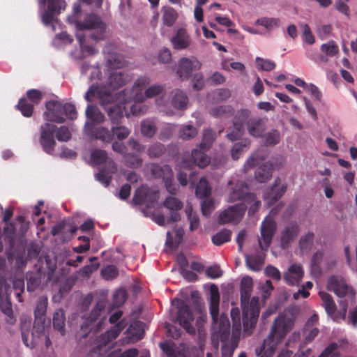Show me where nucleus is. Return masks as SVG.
Instances as JSON below:
<instances>
[{
	"label": "nucleus",
	"mask_w": 357,
	"mask_h": 357,
	"mask_svg": "<svg viewBox=\"0 0 357 357\" xmlns=\"http://www.w3.org/2000/svg\"><path fill=\"white\" fill-rule=\"evenodd\" d=\"M250 144V141L249 139H245L243 142L234 144L231 152L232 158L238 160L242 153L248 148Z\"/></svg>",
	"instance_id": "58"
},
{
	"label": "nucleus",
	"mask_w": 357,
	"mask_h": 357,
	"mask_svg": "<svg viewBox=\"0 0 357 357\" xmlns=\"http://www.w3.org/2000/svg\"><path fill=\"white\" fill-rule=\"evenodd\" d=\"M162 204L164 207L171 211L169 215L170 221L177 222L181 220L179 211L182 209L183 204L179 199L174 195L167 196L163 201Z\"/></svg>",
	"instance_id": "24"
},
{
	"label": "nucleus",
	"mask_w": 357,
	"mask_h": 357,
	"mask_svg": "<svg viewBox=\"0 0 357 357\" xmlns=\"http://www.w3.org/2000/svg\"><path fill=\"white\" fill-rule=\"evenodd\" d=\"M253 288V281L249 276L243 277L240 284L241 303L242 307V320L243 333L250 335L257 324L259 312V300L258 297H252L250 301Z\"/></svg>",
	"instance_id": "3"
},
{
	"label": "nucleus",
	"mask_w": 357,
	"mask_h": 357,
	"mask_svg": "<svg viewBox=\"0 0 357 357\" xmlns=\"http://www.w3.org/2000/svg\"><path fill=\"white\" fill-rule=\"evenodd\" d=\"M151 173L155 178H162L164 179L165 186L167 192L172 195H176L178 192V188L174 182L173 172L169 165L162 167L157 164L151 166Z\"/></svg>",
	"instance_id": "12"
},
{
	"label": "nucleus",
	"mask_w": 357,
	"mask_h": 357,
	"mask_svg": "<svg viewBox=\"0 0 357 357\" xmlns=\"http://www.w3.org/2000/svg\"><path fill=\"white\" fill-rule=\"evenodd\" d=\"M280 183L281 179L277 177L273 185L264 191V199L267 201V204L269 206L273 205L287 191V184L283 183L280 185Z\"/></svg>",
	"instance_id": "20"
},
{
	"label": "nucleus",
	"mask_w": 357,
	"mask_h": 357,
	"mask_svg": "<svg viewBox=\"0 0 357 357\" xmlns=\"http://www.w3.org/2000/svg\"><path fill=\"white\" fill-rule=\"evenodd\" d=\"M86 116L89 120H91L90 122L93 123L94 122L100 123L105 121L104 114L96 107L91 105L87 106L86 109Z\"/></svg>",
	"instance_id": "43"
},
{
	"label": "nucleus",
	"mask_w": 357,
	"mask_h": 357,
	"mask_svg": "<svg viewBox=\"0 0 357 357\" xmlns=\"http://www.w3.org/2000/svg\"><path fill=\"white\" fill-rule=\"evenodd\" d=\"M201 66L202 63L195 57L192 59L183 57L178 61L176 73L182 79H188L192 72L199 70Z\"/></svg>",
	"instance_id": "21"
},
{
	"label": "nucleus",
	"mask_w": 357,
	"mask_h": 357,
	"mask_svg": "<svg viewBox=\"0 0 357 357\" xmlns=\"http://www.w3.org/2000/svg\"><path fill=\"white\" fill-rule=\"evenodd\" d=\"M1 312L6 315V322L9 324L15 323V318L13 316L11 302L8 300L2 301L0 303Z\"/></svg>",
	"instance_id": "50"
},
{
	"label": "nucleus",
	"mask_w": 357,
	"mask_h": 357,
	"mask_svg": "<svg viewBox=\"0 0 357 357\" xmlns=\"http://www.w3.org/2000/svg\"><path fill=\"white\" fill-rule=\"evenodd\" d=\"M231 317L232 319V333L240 335L241 331V324L240 319V311L238 308L231 310Z\"/></svg>",
	"instance_id": "56"
},
{
	"label": "nucleus",
	"mask_w": 357,
	"mask_h": 357,
	"mask_svg": "<svg viewBox=\"0 0 357 357\" xmlns=\"http://www.w3.org/2000/svg\"><path fill=\"white\" fill-rule=\"evenodd\" d=\"M91 158L94 164L100 165L105 162L108 157L105 150L97 149L91 152Z\"/></svg>",
	"instance_id": "64"
},
{
	"label": "nucleus",
	"mask_w": 357,
	"mask_h": 357,
	"mask_svg": "<svg viewBox=\"0 0 357 357\" xmlns=\"http://www.w3.org/2000/svg\"><path fill=\"white\" fill-rule=\"evenodd\" d=\"M245 263L247 266L254 271L261 270L264 264V259L260 255H245Z\"/></svg>",
	"instance_id": "41"
},
{
	"label": "nucleus",
	"mask_w": 357,
	"mask_h": 357,
	"mask_svg": "<svg viewBox=\"0 0 357 357\" xmlns=\"http://www.w3.org/2000/svg\"><path fill=\"white\" fill-rule=\"evenodd\" d=\"M276 226L277 225H261V237L258 239L261 250H266L269 248L276 231Z\"/></svg>",
	"instance_id": "28"
},
{
	"label": "nucleus",
	"mask_w": 357,
	"mask_h": 357,
	"mask_svg": "<svg viewBox=\"0 0 357 357\" xmlns=\"http://www.w3.org/2000/svg\"><path fill=\"white\" fill-rule=\"evenodd\" d=\"M327 289L340 298H344L351 289L342 277L331 275L328 280Z\"/></svg>",
	"instance_id": "22"
},
{
	"label": "nucleus",
	"mask_w": 357,
	"mask_h": 357,
	"mask_svg": "<svg viewBox=\"0 0 357 357\" xmlns=\"http://www.w3.org/2000/svg\"><path fill=\"white\" fill-rule=\"evenodd\" d=\"M47 298L45 296H42L39 298L36 307L34 310V317L36 319H45V314L47 307Z\"/></svg>",
	"instance_id": "54"
},
{
	"label": "nucleus",
	"mask_w": 357,
	"mask_h": 357,
	"mask_svg": "<svg viewBox=\"0 0 357 357\" xmlns=\"http://www.w3.org/2000/svg\"><path fill=\"white\" fill-rule=\"evenodd\" d=\"M207 151L199 145L197 148L192 149L190 160H187L185 156L183 157L181 162V167L190 168L193 165L200 168L206 167L211 161L210 158L206 153Z\"/></svg>",
	"instance_id": "14"
},
{
	"label": "nucleus",
	"mask_w": 357,
	"mask_h": 357,
	"mask_svg": "<svg viewBox=\"0 0 357 357\" xmlns=\"http://www.w3.org/2000/svg\"><path fill=\"white\" fill-rule=\"evenodd\" d=\"M319 295L324 303V307L327 314L329 315L333 314L337 310V306L333 297L329 294L324 291H320Z\"/></svg>",
	"instance_id": "42"
},
{
	"label": "nucleus",
	"mask_w": 357,
	"mask_h": 357,
	"mask_svg": "<svg viewBox=\"0 0 357 357\" xmlns=\"http://www.w3.org/2000/svg\"><path fill=\"white\" fill-rule=\"evenodd\" d=\"M76 38L79 41L82 52H86L90 55H93L98 52L94 47L86 44V36L83 33H76Z\"/></svg>",
	"instance_id": "55"
},
{
	"label": "nucleus",
	"mask_w": 357,
	"mask_h": 357,
	"mask_svg": "<svg viewBox=\"0 0 357 357\" xmlns=\"http://www.w3.org/2000/svg\"><path fill=\"white\" fill-rule=\"evenodd\" d=\"M40 7L47 8L42 13V22L45 26H50L52 30H55L54 22L57 21L56 16L61 13V10L65 9L66 3L63 0H38Z\"/></svg>",
	"instance_id": "9"
},
{
	"label": "nucleus",
	"mask_w": 357,
	"mask_h": 357,
	"mask_svg": "<svg viewBox=\"0 0 357 357\" xmlns=\"http://www.w3.org/2000/svg\"><path fill=\"white\" fill-rule=\"evenodd\" d=\"M107 67L108 70H116L127 66L124 57L116 52H108L106 55Z\"/></svg>",
	"instance_id": "33"
},
{
	"label": "nucleus",
	"mask_w": 357,
	"mask_h": 357,
	"mask_svg": "<svg viewBox=\"0 0 357 357\" xmlns=\"http://www.w3.org/2000/svg\"><path fill=\"white\" fill-rule=\"evenodd\" d=\"M124 159L126 166L132 169L139 168L143 164V160L135 153L126 154Z\"/></svg>",
	"instance_id": "53"
},
{
	"label": "nucleus",
	"mask_w": 357,
	"mask_h": 357,
	"mask_svg": "<svg viewBox=\"0 0 357 357\" xmlns=\"http://www.w3.org/2000/svg\"><path fill=\"white\" fill-rule=\"evenodd\" d=\"M85 129L88 134L96 139H100L105 143H109L112 141V130H109L105 127H96L92 122H86Z\"/></svg>",
	"instance_id": "23"
},
{
	"label": "nucleus",
	"mask_w": 357,
	"mask_h": 357,
	"mask_svg": "<svg viewBox=\"0 0 357 357\" xmlns=\"http://www.w3.org/2000/svg\"><path fill=\"white\" fill-rule=\"evenodd\" d=\"M231 231L227 229H223L212 236V242L217 246H220L231 240Z\"/></svg>",
	"instance_id": "48"
},
{
	"label": "nucleus",
	"mask_w": 357,
	"mask_h": 357,
	"mask_svg": "<svg viewBox=\"0 0 357 357\" xmlns=\"http://www.w3.org/2000/svg\"><path fill=\"white\" fill-rule=\"evenodd\" d=\"M251 112L248 109H241L237 111L233 118L232 124L244 128L245 123L247 125L248 120L250 119Z\"/></svg>",
	"instance_id": "36"
},
{
	"label": "nucleus",
	"mask_w": 357,
	"mask_h": 357,
	"mask_svg": "<svg viewBox=\"0 0 357 357\" xmlns=\"http://www.w3.org/2000/svg\"><path fill=\"white\" fill-rule=\"evenodd\" d=\"M246 127L248 134L255 138L262 137L266 129L265 121L260 117H253L248 120Z\"/></svg>",
	"instance_id": "26"
},
{
	"label": "nucleus",
	"mask_w": 357,
	"mask_h": 357,
	"mask_svg": "<svg viewBox=\"0 0 357 357\" xmlns=\"http://www.w3.org/2000/svg\"><path fill=\"white\" fill-rule=\"evenodd\" d=\"M173 47L176 50H184L189 47L190 36L184 29H179L171 39Z\"/></svg>",
	"instance_id": "32"
},
{
	"label": "nucleus",
	"mask_w": 357,
	"mask_h": 357,
	"mask_svg": "<svg viewBox=\"0 0 357 357\" xmlns=\"http://www.w3.org/2000/svg\"><path fill=\"white\" fill-rule=\"evenodd\" d=\"M273 165L269 162H265L260 165L255 172V177L259 183H265L272 176Z\"/></svg>",
	"instance_id": "35"
},
{
	"label": "nucleus",
	"mask_w": 357,
	"mask_h": 357,
	"mask_svg": "<svg viewBox=\"0 0 357 357\" xmlns=\"http://www.w3.org/2000/svg\"><path fill=\"white\" fill-rule=\"evenodd\" d=\"M127 331L136 340H142L144 335V331L142 326V323L139 321L131 324Z\"/></svg>",
	"instance_id": "51"
},
{
	"label": "nucleus",
	"mask_w": 357,
	"mask_h": 357,
	"mask_svg": "<svg viewBox=\"0 0 357 357\" xmlns=\"http://www.w3.org/2000/svg\"><path fill=\"white\" fill-rule=\"evenodd\" d=\"M256 24L262 26L266 29L271 30L274 27H278L280 24L279 18L275 17H261L256 21Z\"/></svg>",
	"instance_id": "61"
},
{
	"label": "nucleus",
	"mask_w": 357,
	"mask_h": 357,
	"mask_svg": "<svg viewBox=\"0 0 357 357\" xmlns=\"http://www.w3.org/2000/svg\"><path fill=\"white\" fill-rule=\"evenodd\" d=\"M245 212L243 204H235L222 211L218 216V223H239Z\"/></svg>",
	"instance_id": "18"
},
{
	"label": "nucleus",
	"mask_w": 357,
	"mask_h": 357,
	"mask_svg": "<svg viewBox=\"0 0 357 357\" xmlns=\"http://www.w3.org/2000/svg\"><path fill=\"white\" fill-rule=\"evenodd\" d=\"M45 107L47 109L44 113L45 120L59 123L65 121L64 104L57 100H50L46 102Z\"/></svg>",
	"instance_id": "19"
},
{
	"label": "nucleus",
	"mask_w": 357,
	"mask_h": 357,
	"mask_svg": "<svg viewBox=\"0 0 357 357\" xmlns=\"http://www.w3.org/2000/svg\"><path fill=\"white\" fill-rule=\"evenodd\" d=\"M220 294L218 287L212 284L210 288L209 310L213 321H216L219 314Z\"/></svg>",
	"instance_id": "30"
},
{
	"label": "nucleus",
	"mask_w": 357,
	"mask_h": 357,
	"mask_svg": "<svg viewBox=\"0 0 357 357\" xmlns=\"http://www.w3.org/2000/svg\"><path fill=\"white\" fill-rule=\"evenodd\" d=\"M162 21L165 26H172L178 18L177 12L172 7L162 8Z\"/></svg>",
	"instance_id": "46"
},
{
	"label": "nucleus",
	"mask_w": 357,
	"mask_h": 357,
	"mask_svg": "<svg viewBox=\"0 0 357 357\" xmlns=\"http://www.w3.org/2000/svg\"><path fill=\"white\" fill-rule=\"evenodd\" d=\"M109 77L107 79V85H103L102 83H99L101 81L102 73L99 67L93 68L91 73L90 79L96 80L97 82L94 84H99L105 86L108 90L111 91V89L114 90L117 89L130 80V77L128 73L122 71L116 70H108Z\"/></svg>",
	"instance_id": "8"
},
{
	"label": "nucleus",
	"mask_w": 357,
	"mask_h": 357,
	"mask_svg": "<svg viewBox=\"0 0 357 357\" xmlns=\"http://www.w3.org/2000/svg\"><path fill=\"white\" fill-rule=\"evenodd\" d=\"M16 107L24 116L31 117L32 116L34 105L29 102L26 98H21L19 100L18 104L16 105Z\"/></svg>",
	"instance_id": "47"
},
{
	"label": "nucleus",
	"mask_w": 357,
	"mask_h": 357,
	"mask_svg": "<svg viewBox=\"0 0 357 357\" xmlns=\"http://www.w3.org/2000/svg\"><path fill=\"white\" fill-rule=\"evenodd\" d=\"M248 186L245 182L238 181L231 188L229 201L234 202L239 200L242 201L243 203L251 204V202L256 199V195L248 192Z\"/></svg>",
	"instance_id": "17"
},
{
	"label": "nucleus",
	"mask_w": 357,
	"mask_h": 357,
	"mask_svg": "<svg viewBox=\"0 0 357 357\" xmlns=\"http://www.w3.org/2000/svg\"><path fill=\"white\" fill-rule=\"evenodd\" d=\"M45 322V319L35 318L33 331L31 332L32 340L31 341L30 344L28 342V335L24 331V326H22V338L24 344L26 347L34 348L36 346L40 344V337L46 334Z\"/></svg>",
	"instance_id": "16"
},
{
	"label": "nucleus",
	"mask_w": 357,
	"mask_h": 357,
	"mask_svg": "<svg viewBox=\"0 0 357 357\" xmlns=\"http://www.w3.org/2000/svg\"><path fill=\"white\" fill-rule=\"evenodd\" d=\"M151 80L149 77H141L135 80L132 90L129 91V96L123 98L124 102L135 101L130 107L133 115H141L146 112V108L142 104L145 98H153L160 94L164 89L162 85L155 84L148 87L144 93L143 91L149 85Z\"/></svg>",
	"instance_id": "4"
},
{
	"label": "nucleus",
	"mask_w": 357,
	"mask_h": 357,
	"mask_svg": "<svg viewBox=\"0 0 357 357\" xmlns=\"http://www.w3.org/2000/svg\"><path fill=\"white\" fill-rule=\"evenodd\" d=\"M159 198V192L147 185H141L135 192L132 203L137 206H144L146 210L154 207Z\"/></svg>",
	"instance_id": "11"
},
{
	"label": "nucleus",
	"mask_w": 357,
	"mask_h": 357,
	"mask_svg": "<svg viewBox=\"0 0 357 357\" xmlns=\"http://www.w3.org/2000/svg\"><path fill=\"white\" fill-rule=\"evenodd\" d=\"M183 236V228L178 225H175L171 231H167L165 244L171 249H176L181 243Z\"/></svg>",
	"instance_id": "29"
},
{
	"label": "nucleus",
	"mask_w": 357,
	"mask_h": 357,
	"mask_svg": "<svg viewBox=\"0 0 357 357\" xmlns=\"http://www.w3.org/2000/svg\"><path fill=\"white\" fill-rule=\"evenodd\" d=\"M60 142H67L71 137L69 129L64 126L57 129L56 126L51 123H45L40 126V143L43 151L50 155H53L56 142L54 135Z\"/></svg>",
	"instance_id": "6"
},
{
	"label": "nucleus",
	"mask_w": 357,
	"mask_h": 357,
	"mask_svg": "<svg viewBox=\"0 0 357 357\" xmlns=\"http://www.w3.org/2000/svg\"><path fill=\"white\" fill-rule=\"evenodd\" d=\"M16 220L20 223H56L55 217L45 208L43 200L29 208H20Z\"/></svg>",
	"instance_id": "7"
},
{
	"label": "nucleus",
	"mask_w": 357,
	"mask_h": 357,
	"mask_svg": "<svg viewBox=\"0 0 357 357\" xmlns=\"http://www.w3.org/2000/svg\"><path fill=\"white\" fill-rule=\"evenodd\" d=\"M233 108L229 105L217 106L211 111V114L216 118H222L230 116L233 114Z\"/></svg>",
	"instance_id": "57"
},
{
	"label": "nucleus",
	"mask_w": 357,
	"mask_h": 357,
	"mask_svg": "<svg viewBox=\"0 0 357 357\" xmlns=\"http://www.w3.org/2000/svg\"><path fill=\"white\" fill-rule=\"evenodd\" d=\"M140 128L142 135L147 138H152L158 130L155 123L151 119L142 121Z\"/></svg>",
	"instance_id": "38"
},
{
	"label": "nucleus",
	"mask_w": 357,
	"mask_h": 357,
	"mask_svg": "<svg viewBox=\"0 0 357 357\" xmlns=\"http://www.w3.org/2000/svg\"><path fill=\"white\" fill-rule=\"evenodd\" d=\"M74 13L73 16L68 17V21L70 24L75 25L77 33L91 30L93 31L90 35L91 39L97 41L105 38L107 26L98 15L93 13L82 15L79 6L74 7Z\"/></svg>",
	"instance_id": "5"
},
{
	"label": "nucleus",
	"mask_w": 357,
	"mask_h": 357,
	"mask_svg": "<svg viewBox=\"0 0 357 357\" xmlns=\"http://www.w3.org/2000/svg\"><path fill=\"white\" fill-rule=\"evenodd\" d=\"M321 51L324 53L326 56H334L339 52L338 46L336 45L334 40H330L326 43H324L321 45Z\"/></svg>",
	"instance_id": "62"
},
{
	"label": "nucleus",
	"mask_w": 357,
	"mask_h": 357,
	"mask_svg": "<svg viewBox=\"0 0 357 357\" xmlns=\"http://www.w3.org/2000/svg\"><path fill=\"white\" fill-rule=\"evenodd\" d=\"M14 226L15 225L13 224L6 225L4 227V241L9 247L8 251H6L8 259H12L13 255L11 253V250L14 248L16 238V229Z\"/></svg>",
	"instance_id": "34"
},
{
	"label": "nucleus",
	"mask_w": 357,
	"mask_h": 357,
	"mask_svg": "<svg viewBox=\"0 0 357 357\" xmlns=\"http://www.w3.org/2000/svg\"><path fill=\"white\" fill-rule=\"evenodd\" d=\"M296 317L293 310H286L274 320L268 335L264 339L259 349L256 350L258 356L264 354L272 355L278 345L282 342L287 335L293 329Z\"/></svg>",
	"instance_id": "2"
},
{
	"label": "nucleus",
	"mask_w": 357,
	"mask_h": 357,
	"mask_svg": "<svg viewBox=\"0 0 357 357\" xmlns=\"http://www.w3.org/2000/svg\"><path fill=\"white\" fill-rule=\"evenodd\" d=\"M211 189L206 178H200L195 190V195L199 198H206L211 195Z\"/></svg>",
	"instance_id": "44"
},
{
	"label": "nucleus",
	"mask_w": 357,
	"mask_h": 357,
	"mask_svg": "<svg viewBox=\"0 0 357 357\" xmlns=\"http://www.w3.org/2000/svg\"><path fill=\"white\" fill-rule=\"evenodd\" d=\"M172 305L177 309L176 320L188 333L195 334V328L192 326L194 314L185 301L180 298H174Z\"/></svg>",
	"instance_id": "10"
},
{
	"label": "nucleus",
	"mask_w": 357,
	"mask_h": 357,
	"mask_svg": "<svg viewBox=\"0 0 357 357\" xmlns=\"http://www.w3.org/2000/svg\"><path fill=\"white\" fill-rule=\"evenodd\" d=\"M188 102V98L186 94L181 91L176 90L172 100V105L176 109H185Z\"/></svg>",
	"instance_id": "40"
},
{
	"label": "nucleus",
	"mask_w": 357,
	"mask_h": 357,
	"mask_svg": "<svg viewBox=\"0 0 357 357\" xmlns=\"http://www.w3.org/2000/svg\"><path fill=\"white\" fill-rule=\"evenodd\" d=\"M314 234L312 232H308L306 235L301 236L299 240V248L303 252L309 250L314 241Z\"/></svg>",
	"instance_id": "63"
},
{
	"label": "nucleus",
	"mask_w": 357,
	"mask_h": 357,
	"mask_svg": "<svg viewBox=\"0 0 357 357\" xmlns=\"http://www.w3.org/2000/svg\"><path fill=\"white\" fill-rule=\"evenodd\" d=\"M129 91L127 89H123L116 97L112 91L105 86L96 84H92L85 94V99L87 102H93L97 99L100 105L107 112V116L112 125H119L124 116L125 107L122 104H115L107 108L108 105L113 102L115 100H119L121 103H126L123 98L129 96Z\"/></svg>",
	"instance_id": "1"
},
{
	"label": "nucleus",
	"mask_w": 357,
	"mask_h": 357,
	"mask_svg": "<svg viewBox=\"0 0 357 357\" xmlns=\"http://www.w3.org/2000/svg\"><path fill=\"white\" fill-rule=\"evenodd\" d=\"M215 132L211 128H206L203 130L202 140L199 144L201 147L205 150H209L215 140Z\"/></svg>",
	"instance_id": "45"
},
{
	"label": "nucleus",
	"mask_w": 357,
	"mask_h": 357,
	"mask_svg": "<svg viewBox=\"0 0 357 357\" xmlns=\"http://www.w3.org/2000/svg\"><path fill=\"white\" fill-rule=\"evenodd\" d=\"M109 165H111V170L109 172H107L105 169H102L96 174V179L105 187H107L112 181V176L109 174H112L116 170V167L113 160L109 162Z\"/></svg>",
	"instance_id": "39"
},
{
	"label": "nucleus",
	"mask_w": 357,
	"mask_h": 357,
	"mask_svg": "<svg viewBox=\"0 0 357 357\" xmlns=\"http://www.w3.org/2000/svg\"><path fill=\"white\" fill-rule=\"evenodd\" d=\"M166 147L160 142H155L151 145L147 150V155L150 158H158L166 152Z\"/></svg>",
	"instance_id": "49"
},
{
	"label": "nucleus",
	"mask_w": 357,
	"mask_h": 357,
	"mask_svg": "<svg viewBox=\"0 0 357 357\" xmlns=\"http://www.w3.org/2000/svg\"><path fill=\"white\" fill-rule=\"evenodd\" d=\"M125 327L126 324L122 320L113 326L109 330H107L105 333H102L97 339L96 349H93L89 355L91 356L93 354H97L98 351L100 353L102 347L107 345L109 343L115 340Z\"/></svg>",
	"instance_id": "15"
},
{
	"label": "nucleus",
	"mask_w": 357,
	"mask_h": 357,
	"mask_svg": "<svg viewBox=\"0 0 357 357\" xmlns=\"http://www.w3.org/2000/svg\"><path fill=\"white\" fill-rule=\"evenodd\" d=\"M197 133L198 130L195 126L187 125L179 130V137L183 140H189L195 137Z\"/></svg>",
	"instance_id": "60"
},
{
	"label": "nucleus",
	"mask_w": 357,
	"mask_h": 357,
	"mask_svg": "<svg viewBox=\"0 0 357 357\" xmlns=\"http://www.w3.org/2000/svg\"><path fill=\"white\" fill-rule=\"evenodd\" d=\"M107 306V301L105 300H99L96 305L91 311L89 317L84 320L81 325L80 331L77 334V338H86L88 335L91 333L93 328L91 324L95 322L100 315V312L105 310Z\"/></svg>",
	"instance_id": "13"
},
{
	"label": "nucleus",
	"mask_w": 357,
	"mask_h": 357,
	"mask_svg": "<svg viewBox=\"0 0 357 357\" xmlns=\"http://www.w3.org/2000/svg\"><path fill=\"white\" fill-rule=\"evenodd\" d=\"M45 276V273L38 268L34 271H28L26 273V280L27 282L26 289L28 291H34L41 284L42 278Z\"/></svg>",
	"instance_id": "31"
},
{
	"label": "nucleus",
	"mask_w": 357,
	"mask_h": 357,
	"mask_svg": "<svg viewBox=\"0 0 357 357\" xmlns=\"http://www.w3.org/2000/svg\"><path fill=\"white\" fill-rule=\"evenodd\" d=\"M300 232L298 225H290L281 232L280 246L282 249L289 247L291 243L297 238Z\"/></svg>",
	"instance_id": "27"
},
{
	"label": "nucleus",
	"mask_w": 357,
	"mask_h": 357,
	"mask_svg": "<svg viewBox=\"0 0 357 357\" xmlns=\"http://www.w3.org/2000/svg\"><path fill=\"white\" fill-rule=\"evenodd\" d=\"M264 144L266 146H275L280 143L281 139L280 132L279 130H271L266 134H264Z\"/></svg>",
	"instance_id": "52"
},
{
	"label": "nucleus",
	"mask_w": 357,
	"mask_h": 357,
	"mask_svg": "<svg viewBox=\"0 0 357 357\" xmlns=\"http://www.w3.org/2000/svg\"><path fill=\"white\" fill-rule=\"evenodd\" d=\"M65 321L64 311L62 309L56 310L53 315V327L59 331L61 335H64L66 333Z\"/></svg>",
	"instance_id": "37"
},
{
	"label": "nucleus",
	"mask_w": 357,
	"mask_h": 357,
	"mask_svg": "<svg viewBox=\"0 0 357 357\" xmlns=\"http://www.w3.org/2000/svg\"><path fill=\"white\" fill-rule=\"evenodd\" d=\"M112 139L115 136L119 140L126 139L130 134V130L126 126L113 125L112 127Z\"/></svg>",
	"instance_id": "59"
},
{
	"label": "nucleus",
	"mask_w": 357,
	"mask_h": 357,
	"mask_svg": "<svg viewBox=\"0 0 357 357\" xmlns=\"http://www.w3.org/2000/svg\"><path fill=\"white\" fill-rule=\"evenodd\" d=\"M229 335V331L226 330L220 335V339L222 342L221 353L222 357H232L236 348L238 347L239 342V335L232 333L231 339L229 342H227V339Z\"/></svg>",
	"instance_id": "25"
}]
</instances>
